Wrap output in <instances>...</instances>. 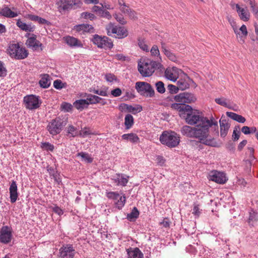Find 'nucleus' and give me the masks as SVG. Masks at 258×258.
<instances>
[{"label": "nucleus", "mask_w": 258, "mask_h": 258, "mask_svg": "<svg viewBox=\"0 0 258 258\" xmlns=\"http://www.w3.org/2000/svg\"><path fill=\"white\" fill-rule=\"evenodd\" d=\"M58 11L61 13L80 7L81 3L79 0H59L57 3Z\"/></svg>", "instance_id": "obj_10"}, {"label": "nucleus", "mask_w": 258, "mask_h": 258, "mask_svg": "<svg viewBox=\"0 0 258 258\" xmlns=\"http://www.w3.org/2000/svg\"><path fill=\"white\" fill-rule=\"evenodd\" d=\"M233 9H235L239 16H246L248 10L246 7L241 8L238 4H235L233 6Z\"/></svg>", "instance_id": "obj_34"}, {"label": "nucleus", "mask_w": 258, "mask_h": 258, "mask_svg": "<svg viewBox=\"0 0 258 258\" xmlns=\"http://www.w3.org/2000/svg\"><path fill=\"white\" fill-rule=\"evenodd\" d=\"M126 202V198L124 194L119 197L117 201L115 202L116 207L118 209H121L124 206Z\"/></svg>", "instance_id": "obj_39"}, {"label": "nucleus", "mask_w": 258, "mask_h": 258, "mask_svg": "<svg viewBox=\"0 0 258 258\" xmlns=\"http://www.w3.org/2000/svg\"><path fill=\"white\" fill-rule=\"evenodd\" d=\"M73 106L78 110H83L85 108H87L89 106L86 99H79L76 100L73 103Z\"/></svg>", "instance_id": "obj_27"}, {"label": "nucleus", "mask_w": 258, "mask_h": 258, "mask_svg": "<svg viewBox=\"0 0 258 258\" xmlns=\"http://www.w3.org/2000/svg\"><path fill=\"white\" fill-rule=\"evenodd\" d=\"M240 133L239 131H237L236 126L235 127L233 135H232V138L234 141H237L240 137Z\"/></svg>", "instance_id": "obj_52"}, {"label": "nucleus", "mask_w": 258, "mask_h": 258, "mask_svg": "<svg viewBox=\"0 0 258 258\" xmlns=\"http://www.w3.org/2000/svg\"><path fill=\"white\" fill-rule=\"evenodd\" d=\"M7 75V70L4 63L0 60V78H4Z\"/></svg>", "instance_id": "obj_47"}, {"label": "nucleus", "mask_w": 258, "mask_h": 258, "mask_svg": "<svg viewBox=\"0 0 258 258\" xmlns=\"http://www.w3.org/2000/svg\"><path fill=\"white\" fill-rule=\"evenodd\" d=\"M77 156L81 157L83 161L89 163H92L93 160V158H92L91 156L86 152H79L77 153Z\"/></svg>", "instance_id": "obj_36"}, {"label": "nucleus", "mask_w": 258, "mask_h": 258, "mask_svg": "<svg viewBox=\"0 0 258 258\" xmlns=\"http://www.w3.org/2000/svg\"><path fill=\"white\" fill-rule=\"evenodd\" d=\"M30 19L32 21H37L40 24H46L49 25L50 23L49 21L42 17H30Z\"/></svg>", "instance_id": "obj_49"}, {"label": "nucleus", "mask_w": 258, "mask_h": 258, "mask_svg": "<svg viewBox=\"0 0 258 258\" xmlns=\"http://www.w3.org/2000/svg\"><path fill=\"white\" fill-rule=\"evenodd\" d=\"M156 161L158 165L163 166L165 163V160L162 156H158L156 157Z\"/></svg>", "instance_id": "obj_57"}, {"label": "nucleus", "mask_w": 258, "mask_h": 258, "mask_svg": "<svg viewBox=\"0 0 258 258\" xmlns=\"http://www.w3.org/2000/svg\"><path fill=\"white\" fill-rule=\"evenodd\" d=\"M161 143L169 148L177 146L180 142V137L174 132L171 131H163L159 137Z\"/></svg>", "instance_id": "obj_3"}, {"label": "nucleus", "mask_w": 258, "mask_h": 258, "mask_svg": "<svg viewBox=\"0 0 258 258\" xmlns=\"http://www.w3.org/2000/svg\"><path fill=\"white\" fill-rule=\"evenodd\" d=\"M116 26L114 25L112 23H110L106 26V30L107 31V35L112 36L116 32Z\"/></svg>", "instance_id": "obj_41"}, {"label": "nucleus", "mask_w": 258, "mask_h": 258, "mask_svg": "<svg viewBox=\"0 0 258 258\" xmlns=\"http://www.w3.org/2000/svg\"><path fill=\"white\" fill-rule=\"evenodd\" d=\"M114 58L117 60L124 61L125 60L126 57L124 56L123 54L118 53L114 55Z\"/></svg>", "instance_id": "obj_61"}, {"label": "nucleus", "mask_w": 258, "mask_h": 258, "mask_svg": "<svg viewBox=\"0 0 258 258\" xmlns=\"http://www.w3.org/2000/svg\"><path fill=\"white\" fill-rule=\"evenodd\" d=\"M219 123L220 127V136L224 138L228 134L230 124L228 123V120H226L225 117L223 115L221 117V119L219 120Z\"/></svg>", "instance_id": "obj_17"}, {"label": "nucleus", "mask_w": 258, "mask_h": 258, "mask_svg": "<svg viewBox=\"0 0 258 258\" xmlns=\"http://www.w3.org/2000/svg\"><path fill=\"white\" fill-rule=\"evenodd\" d=\"M8 53L12 58L17 59H23L28 56V52L24 47L18 43L11 44L8 49Z\"/></svg>", "instance_id": "obj_5"}, {"label": "nucleus", "mask_w": 258, "mask_h": 258, "mask_svg": "<svg viewBox=\"0 0 258 258\" xmlns=\"http://www.w3.org/2000/svg\"><path fill=\"white\" fill-rule=\"evenodd\" d=\"M123 140L128 141L133 144H137L140 142V138L134 133L123 134L121 136Z\"/></svg>", "instance_id": "obj_24"}, {"label": "nucleus", "mask_w": 258, "mask_h": 258, "mask_svg": "<svg viewBox=\"0 0 258 258\" xmlns=\"http://www.w3.org/2000/svg\"><path fill=\"white\" fill-rule=\"evenodd\" d=\"M114 34H116V38H123L127 36V31L123 27H116V32Z\"/></svg>", "instance_id": "obj_32"}, {"label": "nucleus", "mask_w": 258, "mask_h": 258, "mask_svg": "<svg viewBox=\"0 0 258 258\" xmlns=\"http://www.w3.org/2000/svg\"><path fill=\"white\" fill-rule=\"evenodd\" d=\"M250 127L247 126H244L241 128V132L245 135L250 134Z\"/></svg>", "instance_id": "obj_64"}, {"label": "nucleus", "mask_w": 258, "mask_h": 258, "mask_svg": "<svg viewBox=\"0 0 258 258\" xmlns=\"http://www.w3.org/2000/svg\"><path fill=\"white\" fill-rule=\"evenodd\" d=\"M167 89L169 91V93L171 94H175L177 93L179 90V88L177 86H175V85L169 84L167 86Z\"/></svg>", "instance_id": "obj_51"}, {"label": "nucleus", "mask_w": 258, "mask_h": 258, "mask_svg": "<svg viewBox=\"0 0 258 258\" xmlns=\"http://www.w3.org/2000/svg\"><path fill=\"white\" fill-rule=\"evenodd\" d=\"M121 93H122L121 90L119 88H117L111 91V94L113 97H115L120 96L121 94Z\"/></svg>", "instance_id": "obj_56"}, {"label": "nucleus", "mask_w": 258, "mask_h": 258, "mask_svg": "<svg viewBox=\"0 0 258 258\" xmlns=\"http://www.w3.org/2000/svg\"><path fill=\"white\" fill-rule=\"evenodd\" d=\"M228 21L232 27L237 38L240 39V41L243 43L244 38H246L248 33L246 26L244 24L240 26L239 23L234 21L231 17L228 19Z\"/></svg>", "instance_id": "obj_8"}, {"label": "nucleus", "mask_w": 258, "mask_h": 258, "mask_svg": "<svg viewBox=\"0 0 258 258\" xmlns=\"http://www.w3.org/2000/svg\"><path fill=\"white\" fill-rule=\"evenodd\" d=\"M128 258H144V254L138 247L130 248L127 249Z\"/></svg>", "instance_id": "obj_22"}, {"label": "nucleus", "mask_w": 258, "mask_h": 258, "mask_svg": "<svg viewBox=\"0 0 258 258\" xmlns=\"http://www.w3.org/2000/svg\"><path fill=\"white\" fill-rule=\"evenodd\" d=\"M41 147L47 151H53L54 146L49 142H44L41 143Z\"/></svg>", "instance_id": "obj_48"}, {"label": "nucleus", "mask_w": 258, "mask_h": 258, "mask_svg": "<svg viewBox=\"0 0 258 258\" xmlns=\"http://www.w3.org/2000/svg\"><path fill=\"white\" fill-rule=\"evenodd\" d=\"M161 49H162L165 55L172 61H176L177 60V57L171 51L167 49L165 43L161 42Z\"/></svg>", "instance_id": "obj_29"}, {"label": "nucleus", "mask_w": 258, "mask_h": 258, "mask_svg": "<svg viewBox=\"0 0 258 258\" xmlns=\"http://www.w3.org/2000/svg\"><path fill=\"white\" fill-rule=\"evenodd\" d=\"M76 250L72 244H63L59 249L60 258H74Z\"/></svg>", "instance_id": "obj_12"}, {"label": "nucleus", "mask_w": 258, "mask_h": 258, "mask_svg": "<svg viewBox=\"0 0 258 258\" xmlns=\"http://www.w3.org/2000/svg\"><path fill=\"white\" fill-rule=\"evenodd\" d=\"M91 41L100 48L111 49L113 46L111 40L105 36H102L95 34L93 36Z\"/></svg>", "instance_id": "obj_9"}, {"label": "nucleus", "mask_w": 258, "mask_h": 258, "mask_svg": "<svg viewBox=\"0 0 258 258\" xmlns=\"http://www.w3.org/2000/svg\"><path fill=\"white\" fill-rule=\"evenodd\" d=\"M82 97H86L88 103L89 104H96L100 102L102 98L91 94L84 93L81 95Z\"/></svg>", "instance_id": "obj_23"}, {"label": "nucleus", "mask_w": 258, "mask_h": 258, "mask_svg": "<svg viewBox=\"0 0 258 258\" xmlns=\"http://www.w3.org/2000/svg\"><path fill=\"white\" fill-rule=\"evenodd\" d=\"M174 99L177 103H172L171 108L178 111L180 115H181L185 112H190L192 110L191 106L186 104L195 102L197 98L194 94L184 92L175 95Z\"/></svg>", "instance_id": "obj_2"}, {"label": "nucleus", "mask_w": 258, "mask_h": 258, "mask_svg": "<svg viewBox=\"0 0 258 258\" xmlns=\"http://www.w3.org/2000/svg\"><path fill=\"white\" fill-rule=\"evenodd\" d=\"M106 197L116 202L119 198V195L117 192L109 191L106 192Z\"/></svg>", "instance_id": "obj_46"}, {"label": "nucleus", "mask_w": 258, "mask_h": 258, "mask_svg": "<svg viewBox=\"0 0 258 258\" xmlns=\"http://www.w3.org/2000/svg\"><path fill=\"white\" fill-rule=\"evenodd\" d=\"M67 136L69 138H75L79 136L78 128L72 124H69L66 128Z\"/></svg>", "instance_id": "obj_26"}, {"label": "nucleus", "mask_w": 258, "mask_h": 258, "mask_svg": "<svg viewBox=\"0 0 258 258\" xmlns=\"http://www.w3.org/2000/svg\"><path fill=\"white\" fill-rule=\"evenodd\" d=\"M40 86L43 88H48L50 84V77L46 74L41 75V79L39 81Z\"/></svg>", "instance_id": "obj_25"}, {"label": "nucleus", "mask_w": 258, "mask_h": 258, "mask_svg": "<svg viewBox=\"0 0 258 258\" xmlns=\"http://www.w3.org/2000/svg\"><path fill=\"white\" fill-rule=\"evenodd\" d=\"M12 238V228L8 226H3L0 230V242L7 244L11 241Z\"/></svg>", "instance_id": "obj_15"}, {"label": "nucleus", "mask_w": 258, "mask_h": 258, "mask_svg": "<svg viewBox=\"0 0 258 258\" xmlns=\"http://www.w3.org/2000/svg\"><path fill=\"white\" fill-rule=\"evenodd\" d=\"M23 101L25 107L29 110H33L39 108L41 103L39 97L34 95L25 96Z\"/></svg>", "instance_id": "obj_11"}, {"label": "nucleus", "mask_w": 258, "mask_h": 258, "mask_svg": "<svg viewBox=\"0 0 258 258\" xmlns=\"http://www.w3.org/2000/svg\"><path fill=\"white\" fill-rule=\"evenodd\" d=\"M258 220V213L253 210L249 212V215L248 218V222H254Z\"/></svg>", "instance_id": "obj_42"}, {"label": "nucleus", "mask_w": 258, "mask_h": 258, "mask_svg": "<svg viewBox=\"0 0 258 258\" xmlns=\"http://www.w3.org/2000/svg\"><path fill=\"white\" fill-rule=\"evenodd\" d=\"M156 90L158 92L163 94L165 92L164 84L162 81H158L155 84Z\"/></svg>", "instance_id": "obj_44"}, {"label": "nucleus", "mask_w": 258, "mask_h": 258, "mask_svg": "<svg viewBox=\"0 0 258 258\" xmlns=\"http://www.w3.org/2000/svg\"><path fill=\"white\" fill-rule=\"evenodd\" d=\"M25 36L28 37L26 44L28 47L31 48L33 50H37L39 47L41 50H42V44L37 40L36 35L27 33Z\"/></svg>", "instance_id": "obj_13"}, {"label": "nucleus", "mask_w": 258, "mask_h": 258, "mask_svg": "<svg viewBox=\"0 0 258 258\" xmlns=\"http://www.w3.org/2000/svg\"><path fill=\"white\" fill-rule=\"evenodd\" d=\"M17 26L21 30L26 32H33L34 31V26L30 24H27L22 21L20 19H18L17 21Z\"/></svg>", "instance_id": "obj_28"}, {"label": "nucleus", "mask_w": 258, "mask_h": 258, "mask_svg": "<svg viewBox=\"0 0 258 258\" xmlns=\"http://www.w3.org/2000/svg\"><path fill=\"white\" fill-rule=\"evenodd\" d=\"M135 88L138 93L145 97H153L155 95V91L152 86L146 82H137Z\"/></svg>", "instance_id": "obj_7"}, {"label": "nucleus", "mask_w": 258, "mask_h": 258, "mask_svg": "<svg viewBox=\"0 0 258 258\" xmlns=\"http://www.w3.org/2000/svg\"><path fill=\"white\" fill-rule=\"evenodd\" d=\"M102 7H99L97 6H94L92 8V11L94 12H96V14L101 15L103 8H104V6L101 4Z\"/></svg>", "instance_id": "obj_54"}, {"label": "nucleus", "mask_w": 258, "mask_h": 258, "mask_svg": "<svg viewBox=\"0 0 258 258\" xmlns=\"http://www.w3.org/2000/svg\"><path fill=\"white\" fill-rule=\"evenodd\" d=\"M53 212L57 214V215L61 216L63 214V211L58 206H54L52 208Z\"/></svg>", "instance_id": "obj_59"}, {"label": "nucleus", "mask_w": 258, "mask_h": 258, "mask_svg": "<svg viewBox=\"0 0 258 258\" xmlns=\"http://www.w3.org/2000/svg\"><path fill=\"white\" fill-rule=\"evenodd\" d=\"M139 216V211L136 207H134L132 210V212L128 214L126 216V218L130 221H134L138 218Z\"/></svg>", "instance_id": "obj_33"}, {"label": "nucleus", "mask_w": 258, "mask_h": 258, "mask_svg": "<svg viewBox=\"0 0 258 258\" xmlns=\"http://www.w3.org/2000/svg\"><path fill=\"white\" fill-rule=\"evenodd\" d=\"M74 29L77 32L80 33L81 34H84L86 32L92 33L94 32V29L93 27L87 24H82L75 25L74 27Z\"/></svg>", "instance_id": "obj_18"}, {"label": "nucleus", "mask_w": 258, "mask_h": 258, "mask_svg": "<svg viewBox=\"0 0 258 258\" xmlns=\"http://www.w3.org/2000/svg\"><path fill=\"white\" fill-rule=\"evenodd\" d=\"M150 51L153 56H158L160 55L158 47L156 45L152 46Z\"/></svg>", "instance_id": "obj_53"}, {"label": "nucleus", "mask_w": 258, "mask_h": 258, "mask_svg": "<svg viewBox=\"0 0 258 258\" xmlns=\"http://www.w3.org/2000/svg\"><path fill=\"white\" fill-rule=\"evenodd\" d=\"M64 42L71 47H82L83 44L77 38L71 36H67L63 38Z\"/></svg>", "instance_id": "obj_19"}, {"label": "nucleus", "mask_w": 258, "mask_h": 258, "mask_svg": "<svg viewBox=\"0 0 258 258\" xmlns=\"http://www.w3.org/2000/svg\"><path fill=\"white\" fill-rule=\"evenodd\" d=\"M95 135L91 130L88 127H85L82 130L79 131V136L82 138H85L88 136Z\"/></svg>", "instance_id": "obj_40"}, {"label": "nucleus", "mask_w": 258, "mask_h": 258, "mask_svg": "<svg viewBox=\"0 0 258 258\" xmlns=\"http://www.w3.org/2000/svg\"><path fill=\"white\" fill-rule=\"evenodd\" d=\"M226 115L229 117L239 123H244L246 119L242 116L232 112H226Z\"/></svg>", "instance_id": "obj_30"}, {"label": "nucleus", "mask_w": 258, "mask_h": 258, "mask_svg": "<svg viewBox=\"0 0 258 258\" xmlns=\"http://www.w3.org/2000/svg\"><path fill=\"white\" fill-rule=\"evenodd\" d=\"M186 113L185 121L190 125H184L181 128V133L188 138H195L197 142L206 146L215 147L217 143L214 136H219V126L217 120L213 116L208 118L198 114L193 113L192 110Z\"/></svg>", "instance_id": "obj_1"}, {"label": "nucleus", "mask_w": 258, "mask_h": 258, "mask_svg": "<svg viewBox=\"0 0 258 258\" xmlns=\"http://www.w3.org/2000/svg\"><path fill=\"white\" fill-rule=\"evenodd\" d=\"M170 222L167 219L165 218L163 221L161 222L160 223V225L161 226H162L163 227L165 228H168L170 226Z\"/></svg>", "instance_id": "obj_60"}, {"label": "nucleus", "mask_w": 258, "mask_h": 258, "mask_svg": "<svg viewBox=\"0 0 258 258\" xmlns=\"http://www.w3.org/2000/svg\"><path fill=\"white\" fill-rule=\"evenodd\" d=\"M18 187L16 182L14 180H12L9 188L10 190V198L11 202L14 203L16 202L18 197V194L17 192Z\"/></svg>", "instance_id": "obj_21"}, {"label": "nucleus", "mask_w": 258, "mask_h": 258, "mask_svg": "<svg viewBox=\"0 0 258 258\" xmlns=\"http://www.w3.org/2000/svg\"><path fill=\"white\" fill-rule=\"evenodd\" d=\"M181 72V70L176 67L168 68L165 71L164 76L168 80L175 82Z\"/></svg>", "instance_id": "obj_16"}, {"label": "nucleus", "mask_w": 258, "mask_h": 258, "mask_svg": "<svg viewBox=\"0 0 258 258\" xmlns=\"http://www.w3.org/2000/svg\"><path fill=\"white\" fill-rule=\"evenodd\" d=\"M134 118L133 116L130 114H127L125 115L124 118V124L126 129H130L132 127L134 124Z\"/></svg>", "instance_id": "obj_35"}, {"label": "nucleus", "mask_w": 258, "mask_h": 258, "mask_svg": "<svg viewBox=\"0 0 258 258\" xmlns=\"http://www.w3.org/2000/svg\"><path fill=\"white\" fill-rule=\"evenodd\" d=\"M53 87L57 90L66 88V83H63L60 80H56L53 82Z\"/></svg>", "instance_id": "obj_45"}, {"label": "nucleus", "mask_w": 258, "mask_h": 258, "mask_svg": "<svg viewBox=\"0 0 258 258\" xmlns=\"http://www.w3.org/2000/svg\"><path fill=\"white\" fill-rule=\"evenodd\" d=\"M209 179L219 184H224L228 180L226 174L217 170L212 171L209 174Z\"/></svg>", "instance_id": "obj_14"}, {"label": "nucleus", "mask_w": 258, "mask_h": 258, "mask_svg": "<svg viewBox=\"0 0 258 258\" xmlns=\"http://www.w3.org/2000/svg\"><path fill=\"white\" fill-rule=\"evenodd\" d=\"M123 6L120 7V11L125 15L128 16H133L135 15V12L132 11L124 3H122Z\"/></svg>", "instance_id": "obj_37"}, {"label": "nucleus", "mask_w": 258, "mask_h": 258, "mask_svg": "<svg viewBox=\"0 0 258 258\" xmlns=\"http://www.w3.org/2000/svg\"><path fill=\"white\" fill-rule=\"evenodd\" d=\"M61 108L66 112H70L72 110L73 106L69 103L63 102L61 105Z\"/></svg>", "instance_id": "obj_50"}, {"label": "nucleus", "mask_w": 258, "mask_h": 258, "mask_svg": "<svg viewBox=\"0 0 258 258\" xmlns=\"http://www.w3.org/2000/svg\"><path fill=\"white\" fill-rule=\"evenodd\" d=\"M155 61L149 59L141 60L138 63V71L143 77H149L155 71Z\"/></svg>", "instance_id": "obj_6"}, {"label": "nucleus", "mask_w": 258, "mask_h": 258, "mask_svg": "<svg viewBox=\"0 0 258 258\" xmlns=\"http://www.w3.org/2000/svg\"><path fill=\"white\" fill-rule=\"evenodd\" d=\"M129 178L130 176L125 174H117L116 176H114L112 179L113 180V182L116 183L117 185L125 186L128 181Z\"/></svg>", "instance_id": "obj_20"}, {"label": "nucleus", "mask_w": 258, "mask_h": 258, "mask_svg": "<svg viewBox=\"0 0 258 258\" xmlns=\"http://www.w3.org/2000/svg\"><path fill=\"white\" fill-rule=\"evenodd\" d=\"M216 103L228 108H231V106L226 102V99L224 98H216L215 100Z\"/></svg>", "instance_id": "obj_43"}, {"label": "nucleus", "mask_w": 258, "mask_h": 258, "mask_svg": "<svg viewBox=\"0 0 258 258\" xmlns=\"http://www.w3.org/2000/svg\"><path fill=\"white\" fill-rule=\"evenodd\" d=\"M177 84L179 90H184L189 87V84L185 79H180L178 80Z\"/></svg>", "instance_id": "obj_38"}, {"label": "nucleus", "mask_w": 258, "mask_h": 258, "mask_svg": "<svg viewBox=\"0 0 258 258\" xmlns=\"http://www.w3.org/2000/svg\"><path fill=\"white\" fill-rule=\"evenodd\" d=\"M123 105L126 106V109L130 112H133L135 113V112L137 111V109L135 107L132 106V105H128L125 104H124Z\"/></svg>", "instance_id": "obj_63"}, {"label": "nucleus", "mask_w": 258, "mask_h": 258, "mask_svg": "<svg viewBox=\"0 0 258 258\" xmlns=\"http://www.w3.org/2000/svg\"><path fill=\"white\" fill-rule=\"evenodd\" d=\"M67 124V120L60 117H57L48 121L46 130L53 137L60 133L64 126Z\"/></svg>", "instance_id": "obj_4"}, {"label": "nucleus", "mask_w": 258, "mask_h": 258, "mask_svg": "<svg viewBox=\"0 0 258 258\" xmlns=\"http://www.w3.org/2000/svg\"><path fill=\"white\" fill-rule=\"evenodd\" d=\"M0 15L2 16H17V14L12 11L10 8L7 6L4 7L0 10Z\"/></svg>", "instance_id": "obj_31"}, {"label": "nucleus", "mask_w": 258, "mask_h": 258, "mask_svg": "<svg viewBox=\"0 0 258 258\" xmlns=\"http://www.w3.org/2000/svg\"><path fill=\"white\" fill-rule=\"evenodd\" d=\"M192 213L196 216H199L200 213V209L198 205H195L192 209Z\"/></svg>", "instance_id": "obj_62"}, {"label": "nucleus", "mask_w": 258, "mask_h": 258, "mask_svg": "<svg viewBox=\"0 0 258 258\" xmlns=\"http://www.w3.org/2000/svg\"><path fill=\"white\" fill-rule=\"evenodd\" d=\"M99 95L104 97L108 96V88L104 87L102 89L99 90Z\"/></svg>", "instance_id": "obj_58"}, {"label": "nucleus", "mask_w": 258, "mask_h": 258, "mask_svg": "<svg viewBox=\"0 0 258 258\" xmlns=\"http://www.w3.org/2000/svg\"><path fill=\"white\" fill-rule=\"evenodd\" d=\"M105 78L107 82H113L114 81L116 80V78L113 74H107L105 75Z\"/></svg>", "instance_id": "obj_55"}]
</instances>
